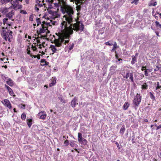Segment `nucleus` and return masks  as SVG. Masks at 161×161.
<instances>
[{"label": "nucleus", "instance_id": "bf43d9fd", "mask_svg": "<svg viewBox=\"0 0 161 161\" xmlns=\"http://www.w3.org/2000/svg\"><path fill=\"white\" fill-rule=\"evenodd\" d=\"M28 38L29 39H31V37L30 36H28Z\"/></svg>", "mask_w": 161, "mask_h": 161}, {"label": "nucleus", "instance_id": "f257e3e1", "mask_svg": "<svg viewBox=\"0 0 161 161\" xmlns=\"http://www.w3.org/2000/svg\"><path fill=\"white\" fill-rule=\"evenodd\" d=\"M63 3V6L61 7V10L64 15L63 21L58 30V33L61 37L66 39L65 42L69 41V34H72L73 31L71 27V23L73 21V15L74 14L73 8L71 6L67 4L63 0L59 1Z\"/></svg>", "mask_w": 161, "mask_h": 161}, {"label": "nucleus", "instance_id": "603ef678", "mask_svg": "<svg viewBox=\"0 0 161 161\" xmlns=\"http://www.w3.org/2000/svg\"><path fill=\"white\" fill-rule=\"evenodd\" d=\"M116 48L113 47V48L111 50V51H115Z\"/></svg>", "mask_w": 161, "mask_h": 161}, {"label": "nucleus", "instance_id": "6ab92c4d", "mask_svg": "<svg viewBox=\"0 0 161 161\" xmlns=\"http://www.w3.org/2000/svg\"><path fill=\"white\" fill-rule=\"evenodd\" d=\"M6 83L10 86H13L14 84L13 81L10 79H8Z\"/></svg>", "mask_w": 161, "mask_h": 161}, {"label": "nucleus", "instance_id": "c9c22d12", "mask_svg": "<svg viewBox=\"0 0 161 161\" xmlns=\"http://www.w3.org/2000/svg\"><path fill=\"white\" fill-rule=\"evenodd\" d=\"M161 88V85H160L159 82H157V86L156 87V89L157 90L159 88Z\"/></svg>", "mask_w": 161, "mask_h": 161}, {"label": "nucleus", "instance_id": "a211bd4d", "mask_svg": "<svg viewBox=\"0 0 161 161\" xmlns=\"http://www.w3.org/2000/svg\"><path fill=\"white\" fill-rule=\"evenodd\" d=\"M78 103H76V99L75 98H74L71 101V106L72 107H75L76 104H77Z\"/></svg>", "mask_w": 161, "mask_h": 161}, {"label": "nucleus", "instance_id": "1a4fd4ad", "mask_svg": "<svg viewBox=\"0 0 161 161\" xmlns=\"http://www.w3.org/2000/svg\"><path fill=\"white\" fill-rule=\"evenodd\" d=\"M122 75L123 77L124 78L127 79L129 77H130V79L131 81L133 82V74L131 73L130 74L129 72H126V73H122Z\"/></svg>", "mask_w": 161, "mask_h": 161}, {"label": "nucleus", "instance_id": "774afa93", "mask_svg": "<svg viewBox=\"0 0 161 161\" xmlns=\"http://www.w3.org/2000/svg\"><path fill=\"white\" fill-rule=\"evenodd\" d=\"M159 14V15L160 16V18H161V13Z\"/></svg>", "mask_w": 161, "mask_h": 161}, {"label": "nucleus", "instance_id": "dca6fc26", "mask_svg": "<svg viewBox=\"0 0 161 161\" xmlns=\"http://www.w3.org/2000/svg\"><path fill=\"white\" fill-rule=\"evenodd\" d=\"M157 4V3L154 0H152L148 4L149 6H155Z\"/></svg>", "mask_w": 161, "mask_h": 161}, {"label": "nucleus", "instance_id": "b1692460", "mask_svg": "<svg viewBox=\"0 0 161 161\" xmlns=\"http://www.w3.org/2000/svg\"><path fill=\"white\" fill-rule=\"evenodd\" d=\"M8 19L7 18H4L3 19V22L4 24H6L9 26H10L11 24L9 23L8 22Z\"/></svg>", "mask_w": 161, "mask_h": 161}, {"label": "nucleus", "instance_id": "3c124183", "mask_svg": "<svg viewBox=\"0 0 161 161\" xmlns=\"http://www.w3.org/2000/svg\"><path fill=\"white\" fill-rule=\"evenodd\" d=\"M146 69V67H142L141 69L142 70H143L144 69Z\"/></svg>", "mask_w": 161, "mask_h": 161}, {"label": "nucleus", "instance_id": "680f3d73", "mask_svg": "<svg viewBox=\"0 0 161 161\" xmlns=\"http://www.w3.org/2000/svg\"><path fill=\"white\" fill-rule=\"evenodd\" d=\"M37 58H38V59H40V56H38L37 57Z\"/></svg>", "mask_w": 161, "mask_h": 161}, {"label": "nucleus", "instance_id": "338daca9", "mask_svg": "<svg viewBox=\"0 0 161 161\" xmlns=\"http://www.w3.org/2000/svg\"><path fill=\"white\" fill-rule=\"evenodd\" d=\"M27 37V35H25V38H26Z\"/></svg>", "mask_w": 161, "mask_h": 161}, {"label": "nucleus", "instance_id": "8fccbe9b", "mask_svg": "<svg viewBox=\"0 0 161 161\" xmlns=\"http://www.w3.org/2000/svg\"><path fill=\"white\" fill-rule=\"evenodd\" d=\"M155 33H156V35H157V36H159V32H158V31H155Z\"/></svg>", "mask_w": 161, "mask_h": 161}, {"label": "nucleus", "instance_id": "7ed1b4c3", "mask_svg": "<svg viewBox=\"0 0 161 161\" xmlns=\"http://www.w3.org/2000/svg\"><path fill=\"white\" fill-rule=\"evenodd\" d=\"M3 29L1 33L2 36L5 41H8L10 42H11L10 39L12 37V31L6 29H4V28H3Z\"/></svg>", "mask_w": 161, "mask_h": 161}, {"label": "nucleus", "instance_id": "49530a36", "mask_svg": "<svg viewBox=\"0 0 161 161\" xmlns=\"http://www.w3.org/2000/svg\"><path fill=\"white\" fill-rule=\"evenodd\" d=\"M32 49L34 51H35L36 50V47L33 46V45L32 46Z\"/></svg>", "mask_w": 161, "mask_h": 161}, {"label": "nucleus", "instance_id": "4468645a", "mask_svg": "<svg viewBox=\"0 0 161 161\" xmlns=\"http://www.w3.org/2000/svg\"><path fill=\"white\" fill-rule=\"evenodd\" d=\"M14 10H11L10 12L6 14V17L9 19H11L14 14Z\"/></svg>", "mask_w": 161, "mask_h": 161}, {"label": "nucleus", "instance_id": "5fc2aeb1", "mask_svg": "<svg viewBox=\"0 0 161 161\" xmlns=\"http://www.w3.org/2000/svg\"><path fill=\"white\" fill-rule=\"evenodd\" d=\"M2 67H4L6 69L7 68V66L6 65L5 66H2Z\"/></svg>", "mask_w": 161, "mask_h": 161}, {"label": "nucleus", "instance_id": "aec40b11", "mask_svg": "<svg viewBox=\"0 0 161 161\" xmlns=\"http://www.w3.org/2000/svg\"><path fill=\"white\" fill-rule=\"evenodd\" d=\"M50 48L53 53L56 52L57 50L56 47L54 45H51L50 46Z\"/></svg>", "mask_w": 161, "mask_h": 161}, {"label": "nucleus", "instance_id": "473e14b6", "mask_svg": "<svg viewBox=\"0 0 161 161\" xmlns=\"http://www.w3.org/2000/svg\"><path fill=\"white\" fill-rule=\"evenodd\" d=\"M33 17H34L33 14H31L29 17V20L31 21H33Z\"/></svg>", "mask_w": 161, "mask_h": 161}, {"label": "nucleus", "instance_id": "a878e982", "mask_svg": "<svg viewBox=\"0 0 161 161\" xmlns=\"http://www.w3.org/2000/svg\"><path fill=\"white\" fill-rule=\"evenodd\" d=\"M36 21L37 24V26H38L41 24V21L40 19L39 18H37L36 19Z\"/></svg>", "mask_w": 161, "mask_h": 161}, {"label": "nucleus", "instance_id": "37998d69", "mask_svg": "<svg viewBox=\"0 0 161 161\" xmlns=\"http://www.w3.org/2000/svg\"><path fill=\"white\" fill-rule=\"evenodd\" d=\"M113 47L114 48H117L118 47V46L117 45L116 43L115 42H114V43L113 44Z\"/></svg>", "mask_w": 161, "mask_h": 161}, {"label": "nucleus", "instance_id": "c03bdc74", "mask_svg": "<svg viewBox=\"0 0 161 161\" xmlns=\"http://www.w3.org/2000/svg\"><path fill=\"white\" fill-rule=\"evenodd\" d=\"M139 0H134L132 3H134L135 4H137Z\"/></svg>", "mask_w": 161, "mask_h": 161}, {"label": "nucleus", "instance_id": "052dcab7", "mask_svg": "<svg viewBox=\"0 0 161 161\" xmlns=\"http://www.w3.org/2000/svg\"><path fill=\"white\" fill-rule=\"evenodd\" d=\"M37 84H34V86L35 87H36V86H37Z\"/></svg>", "mask_w": 161, "mask_h": 161}, {"label": "nucleus", "instance_id": "9d476101", "mask_svg": "<svg viewBox=\"0 0 161 161\" xmlns=\"http://www.w3.org/2000/svg\"><path fill=\"white\" fill-rule=\"evenodd\" d=\"M37 116L41 119H44L46 117L47 114L45 111H42L38 114Z\"/></svg>", "mask_w": 161, "mask_h": 161}, {"label": "nucleus", "instance_id": "e433bc0d", "mask_svg": "<svg viewBox=\"0 0 161 161\" xmlns=\"http://www.w3.org/2000/svg\"><path fill=\"white\" fill-rule=\"evenodd\" d=\"M58 98L63 103H65V100L63 99L61 97H58Z\"/></svg>", "mask_w": 161, "mask_h": 161}, {"label": "nucleus", "instance_id": "2eb2a0df", "mask_svg": "<svg viewBox=\"0 0 161 161\" xmlns=\"http://www.w3.org/2000/svg\"><path fill=\"white\" fill-rule=\"evenodd\" d=\"M8 9H9V8H8L6 7L2 8L0 9V11L2 13L4 14L8 12Z\"/></svg>", "mask_w": 161, "mask_h": 161}, {"label": "nucleus", "instance_id": "e2e57ef3", "mask_svg": "<svg viewBox=\"0 0 161 161\" xmlns=\"http://www.w3.org/2000/svg\"><path fill=\"white\" fill-rule=\"evenodd\" d=\"M42 55H44V54H45V53H44L42 51Z\"/></svg>", "mask_w": 161, "mask_h": 161}, {"label": "nucleus", "instance_id": "f704fd0d", "mask_svg": "<svg viewBox=\"0 0 161 161\" xmlns=\"http://www.w3.org/2000/svg\"><path fill=\"white\" fill-rule=\"evenodd\" d=\"M150 94L151 98L152 99L154 100L155 98V97L154 95L153 94V93L151 92H150Z\"/></svg>", "mask_w": 161, "mask_h": 161}, {"label": "nucleus", "instance_id": "de8ad7c7", "mask_svg": "<svg viewBox=\"0 0 161 161\" xmlns=\"http://www.w3.org/2000/svg\"><path fill=\"white\" fill-rule=\"evenodd\" d=\"M144 74H145V75L146 76H148V73H147V70H145L144 71Z\"/></svg>", "mask_w": 161, "mask_h": 161}, {"label": "nucleus", "instance_id": "58836bf2", "mask_svg": "<svg viewBox=\"0 0 161 161\" xmlns=\"http://www.w3.org/2000/svg\"><path fill=\"white\" fill-rule=\"evenodd\" d=\"M45 0H36V3H44Z\"/></svg>", "mask_w": 161, "mask_h": 161}, {"label": "nucleus", "instance_id": "69168bd1", "mask_svg": "<svg viewBox=\"0 0 161 161\" xmlns=\"http://www.w3.org/2000/svg\"><path fill=\"white\" fill-rule=\"evenodd\" d=\"M145 120L146 122H147L148 121V120L146 119H145Z\"/></svg>", "mask_w": 161, "mask_h": 161}, {"label": "nucleus", "instance_id": "423d86ee", "mask_svg": "<svg viewBox=\"0 0 161 161\" xmlns=\"http://www.w3.org/2000/svg\"><path fill=\"white\" fill-rule=\"evenodd\" d=\"M46 24H42L41 25V27L40 28L39 32L40 33H45L46 34L49 33V31L47 30Z\"/></svg>", "mask_w": 161, "mask_h": 161}, {"label": "nucleus", "instance_id": "ddd939ff", "mask_svg": "<svg viewBox=\"0 0 161 161\" xmlns=\"http://www.w3.org/2000/svg\"><path fill=\"white\" fill-rule=\"evenodd\" d=\"M57 78L56 77H52L51 79V83L49 84V86H54L56 83Z\"/></svg>", "mask_w": 161, "mask_h": 161}, {"label": "nucleus", "instance_id": "6e6d98bb", "mask_svg": "<svg viewBox=\"0 0 161 161\" xmlns=\"http://www.w3.org/2000/svg\"><path fill=\"white\" fill-rule=\"evenodd\" d=\"M160 128L159 127V125L158 126H157V128H156V130H158Z\"/></svg>", "mask_w": 161, "mask_h": 161}, {"label": "nucleus", "instance_id": "09e8293b", "mask_svg": "<svg viewBox=\"0 0 161 161\" xmlns=\"http://www.w3.org/2000/svg\"><path fill=\"white\" fill-rule=\"evenodd\" d=\"M37 5H36V6L35 7V10L36 11H38V10H39V8L37 7Z\"/></svg>", "mask_w": 161, "mask_h": 161}, {"label": "nucleus", "instance_id": "2f4dec72", "mask_svg": "<svg viewBox=\"0 0 161 161\" xmlns=\"http://www.w3.org/2000/svg\"><path fill=\"white\" fill-rule=\"evenodd\" d=\"M37 3V4L36 5L38 7H42L45 4V3Z\"/></svg>", "mask_w": 161, "mask_h": 161}, {"label": "nucleus", "instance_id": "cd10ccee", "mask_svg": "<svg viewBox=\"0 0 161 161\" xmlns=\"http://www.w3.org/2000/svg\"><path fill=\"white\" fill-rule=\"evenodd\" d=\"M74 47V44L73 43H72L70 44L68 48L69 50L70 51Z\"/></svg>", "mask_w": 161, "mask_h": 161}, {"label": "nucleus", "instance_id": "a19ab883", "mask_svg": "<svg viewBox=\"0 0 161 161\" xmlns=\"http://www.w3.org/2000/svg\"><path fill=\"white\" fill-rule=\"evenodd\" d=\"M20 12L21 13L23 14H25L27 13V12L25 11L24 10H21Z\"/></svg>", "mask_w": 161, "mask_h": 161}, {"label": "nucleus", "instance_id": "864d4df0", "mask_svg": "<svg viewBox=\"0 0 161 161\" xmlns=\"http://www.w3.org/2000/svg\"><path fill=\"white\" fill-rule=\"evenodd\" d=\"M25 105H22L21 106V107L22 108H23V109H24L25 108Z\"/></svg>", "mask_w": 161, "mask_h": 161}, {"label": "nucleus", "instance_id": "f3484780", "mask_svg": "<svg viewBox=\"0 0 161 161\" xmlns=\"http://www.w3.org/2000/svg\"><path fill=\"white\" fill-rule=\"evenodd\" d=\"M70 145L71 146L75 148H77L78 147V145L75 143V141H71L70 142Z\"/></svg>", "mask_w": 161, "mask_h": 161}, {"label": "nucleus", "instance_id": "a18cd8bd", "mask_svg": "<svg viewBox=\"0 0 161 161\" xmlns=\"http://www.w3.org/2000/svg\"><path fill=\"white\" fill-rule=\"evenodd\" d=\"M159 69V68L158 66H156V68H155L154 69V71H158Z\"/></svg>", "mask_w": 161, "mask_h": 161}, {"label": "nucleus", "instance_id": "f03ea898", "mask_svg": "<svg viewBox=\"0 0 161 161\" xmlns=\"http://www.w3.org/2000/svg\"><path fill=\"white\" fill-rule=\"evenodd\" d=\"M71 27L73 31V29L78 32L79 33H80L82 31H83L84 28V25L83 23L82 22L79 21L76 22V23L74 24L73 28H72V24L71 23ZM58 33L59 34V37H58V40H56L55 41V45L56 46L58 47L61 46V45L62 43L66 44V43H68L69 42V38L70 35L73 34V33H72V34H69V36L68 37L69 41H68V42H65L66 40V39L65 38H62L61 37L60 34Z\"/></svg>", "mask_w": 161, "mask_h": 161}, {"label": "nucleus", "instance_id": "72a5a7b5", "mask_svg": "<svg viewBox=\"0 0 161 161\" xmlns=\"http://www.w3.org/2000/svg\"><path fill=\"white\" fill-rule=\"evenodd\" d=\"M155 23L156 26H159L161 28V24H160L158 21H156Z\"/></svg>", "mask_w": 161, "mask_h": 161}, {"label": "nucleus", "instance_id": "f8f14e48", "mask_svg": "<svg viewBox=\"0 0 161 161\" xmlns=\"http://www.w3.org/2000/svg\"><path fill=\"white\" fill-rule=\"evenodd\" d=\"M4 86L8 90L9 94L11 96L14 97L15 95H14V92L12 89L6 84Z\"/></svg>", "mask_w": 161, "mask_h": 161}, {"label": "nucleus", "instance_id": "20e7f679", "mask_svg": "<svg viewBox=\"0 0 161 161\" xmlns=\"http://www.w3.org/2000/svg\"><path fill=\"white\" fill-rule=\"evenodd\" d=\"M20 1L21 2L22 0H15L12 3V6L9 7V8L10 9H17L19 8L20 7L19 2Z\"/></svg>", "mask_w": 161, "mask_h": 161}, {"label": "nucleus", "instance_id": "c756f323", "mask_svg": "<svg viewBox=\"0 0 161 161\" xmlns=\"http://www.w3.org/2000/svg\"><path fill=\"white\" fill-rule=\"evenodd\" d=\"M26 118V115L25 114H24V113L22 114L21 115V118L23 120H24Z\"/></svg>", "mask_w": 161, "mask_h": 161}, {"label": "nucleus", "instance_id": "7c9ffc66", "mask_svg": "<svg viewBox=\"0 0 161 161\" xmlns=\"http://www.w3.org/2000/svg\"><path fill=\"white\" fill-rule=\"evenodd\" d=\"M147 86L146 83H145L142 86V89H147Z\"/></svg>", "mask_w": 161, "mask_h": 161}, {"label": "nucleus", "instance_id": "13d9d810", "mask_svg": "<svg viewBox=\"0 0 161 161\" xmlns=\"http://www.w3.org/2000/svg\"><path fill=\"white\" fill-rule=\"evenodd\" d=\"M30 52H31V51H30V50L28 51V52H27V54H30Z\"/></svg>", "mask_w": 161, "mask_h": 161}, {"label": "nucleus", "instance_id": "0e129e2a", "mask_svg": "<svg viewBox=\"0 0 161 161\" xmlns=\"http://www.w3.org/2000/svg\"><path fill=\"white\" fill-rule=\"evenodd\" d=\"M2 116V114H0V117H1Z\"/></svg>", "mask_w": 161, "mask_h": 161}, {"label": "nucleus", "instance_id": "6e6552de", "mask_svg": "<svg viewBox=\"0 0 161 161\" xmlns=\"http://www.w3.org/2000/svg\"><path fill=\"white\" fill-rule=\"evenodd\" d=\"M49 13L51 15V17L52 19H54L60 16V13L58 11H50Z\"/></svg>", "mask_w": 161, "mask_h": 161}, {"label": "nucleus", "instance_id": "4be33fe9", "mask_svg": "<svg viewBox=\"0 0 161 161\" xmlns=\"http://www.w3.org/2000/svg\"><path fill=\"white\" fill-rule=\"evenodd\" d=\"M41 63L43 64H42V66L44 65H47L48 63L46 62V59H43L41 60Z\"/></svg>", "mask_w": 161, "mask_h": 161}, {"label": "nucleus", "instance_id": "0eeeda50", "mask_svg": "<svg viewBox=\"0 0 161 161\" xmlns=\"http://www.w3.org/2000/svg\"><path fill=\"white\" fill-rule=\"evenodd\" d=\"M141 100V97L140 94L137 93L133 101V103L137 106L140 104Z\"/></svg>", "mask_w": 161, "mask_h": 161}, {"label": "nucleus", "instance_id": "5701e85b", "mask_svg": "<svg viewBox=\"0 0 161 161\" xmlns=\"http://www.w3.org/2000/svg\"><path fill=\"white\" fill-rule=\"evenodd\" d=\"M125 130V127L124 126H123L120 129L119 133L120 134L123 135L124 134Z\"/></svg>", "mask_w": 161, "mask_h": 161}, {"label": "nucleus", "instance_id": "412c9836", "mask_svg": "<svg viewBox=\"0 0 161 161\" xmlns=\"http://www.w3.org/2000/svg\"><path fill=\"white\" fill-rule=\"evenodd\" d=\"M129 106V104L127 102H125L123 105V108L124 110L127 109Z\"/></svg>", "mask_w": 161, "mask_h": 161}, {"label": "nucleus", "instance_id": "393cba45", "mask_svg": "<svg viewBox=\"0 0 161 161\" xmlns=\"http://www.w3.org/2000/svg\"><path fill=\"white\" fill-rule=\"evenodd\" d=\"M136 58L134 56H132V60L131 63L132 64H134L136 62Z\"/></svg>", "mask_w": 161, "mask_h": 161}, {"label": "nucleus", "instance_id": "9b49d317", "mask_svg": "<svg viewBox=\"0 0 161 161\" xmlns=\"http://www.w3.org/2000/svg\"><path fill=\"white\" fill-rule=\"evenodd\" d=\"M2 103L5 106L11 109L12 108L11 105L8 100L4 99L3 100V102Z\"/></svg>", "mask_w": 161, "mask_h": 161}, {"label": "nucleus", "instance_id": "79ce46f5", "mask_svg": "<svg viewBox=\"0 0 161 161\" xmlns=\"http://www.w3.org/2000/svg\"><path fill=\"white\" fill-rule=\"evenodd\" d=\"M70 0V2H73V1H75V3L77 5H78V3H81V2H77V1H75V0Z\"/></svg>", "mask_w": 161, "mask_h": 161}, {"label": "nucleus", "instance_id": "bb28decb", "mask_svg": "<svg viewBox=\"0 0 161 161\" xmlns=\"http://www.w3.org/2000/svg\"><path fill=\"white\" fill-rule=\"evenodd\" d=\"M28 121L27 122V124L28 125V126L29 127H30L32 123L31 122L32 121V119H28Z\"/></svg>", "mask_w": 161, "mask_h": 161}, {"label": "nucleus", "instance_id": "4c0bfd02", "mask_svg": "<svg viewBox=\"0 0 161 161\" xmlns=\"http://www.w3.org/2000/svg\"><path fill=\"white\" fill-rule=\"evenodd\" d=\"M13 0H2V2L4 3H8L9 2H10L11 1H12Z\"/></svg>", "mask_w": 161, "mask_h": 161}, {"label": "nucleus", "instance_id": "39448f33", "mask_svg": "<svg viewBox=\"0 0 161 161\" xmlns=\"http://www.w3.org/2000/svg\"><path fill=\"white\" fill-rule=\"evenodd\" d=\"M78 141L81 144L84 145L87 144L88 142L87 141L82 137V134L81 133H78Z\"/></svg>", "mask_w": 161, "mask_h": 161}, {"label": "nucleus", "instance_id": "ea45409f", "mask_svg": "<svg viewBox=\"0 0 161 161\" xmlns=\"http://www.w3.org/2000/svg\"><path fill=\"white\" fill-rule=\"evenodd\" d=\"M69 143V142L67 140H66L64 142V144L66 146H67L68 145Z\"/></svg>", "mask_w": 161, "mask_h": 161}, {"label": "nucleus", "instance_id": "4d7b16f0", "mask_svg": "<svg viewBox=\"0 0 161 161\" xmlns=\"http://www.w3.org/2000/svg\"><path fill=\"white\" fill-rule=\"evenodd\" d=\"M116 144L117 145V147H119V144L117 142H116Z\"/></svg>", "mask_w": 161, "mask_h": 161}, {"label": "nucleus", "instance_id": "c85d7f7f", "mask_svg": "<svg viewBox=\"0 0 161 161\" xmlns=\"http://www.w3.org/2000/svg\"><path fill=\"white\" fill-rule=\"evenodd\" d=\"M105 44L107 45H108L109 46H111L113 45L112 42L111 41H109L108 42H105Z\"/></svg>", "mask_w": 161, "mask_h": 161}]
</instances>
